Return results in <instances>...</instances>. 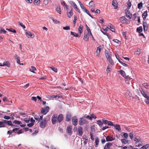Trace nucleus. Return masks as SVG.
<instances>
[{
    "instance_id": "obj_1",
    "label": "nucleus",
    "mask_w": 149,
    "mask_h": 149,
    "mask_svg": "<svg viewBox=\"0 0 149 149\" xmlns=\"http://www.w3.org/2000/svg\"><path fill=\"white\" fill-rule=\"evenodd\" d=\"M47 118H44L43 120L42 119L41 120L42 121H40L39 124V126L40 128H44L45 127L47 124Z\"/></svg>"
},
{
    "instance_id": "obj_2",
    "label": "nucleus",
    "mask_w": 149,
    "mask_h": 149,
    "mask_svg": "<svg viewBox=\"0 0 149 149\" xmlns=\"http://www.w3.org/2000/svg\"><path fill=\"white\" fill-rule=\"evenodd\" d=\"M123 76L125 79L128 80H130L132 78L129 75H126L124 71L122 70H120L118 71Z\"/></svg>"
},
{
    "instance_id": "obj_3",
    "label": "nucleus",
    "mask_w": 149,
    "mask_h": 149,
    "mask_svg": "<svg viewBox=\"0 0 149 149\" xmlns=\"http://www.w3.org/2000/svg\"><path fill=\"white\" fill-rule=\"evenodd\" d=\"M88 123L87 121L85 118H81L79 121V124L80 125H83Z\"/></svg>"
},
{
    "instance_id": "obj_4",
    "label": "nucleus",
    "mask_w": 149,
    "mask_h": 149,
    "mask_svg": "<svg viewBox=\"0 0 149 149\" xmlns=\"http://www.w3.org/2000/svg\"><path fill=\"white\" fill-rule=\"evenodd\" d=\"M49 108L48 106L42 108L41 110V113L43 115H45L49 111Z\"/></svg>"
},
{
    "instance_id": "obj_5",
    "label": "nucleus",
    "mask_w": 149,
    "mask_h": 149,
    "mask_svg": "<svg viewBox=\"0 0 149 149\" xmlns=\"http://www.w3.org/2000/svg\"><path fill=\"white\" fill-rule=\"evenodd\" d=\"M120 22L123 24H125L128 22V20L125 16L120 17L119 19Z\"/></svg>"
},
{
    "instance_id": "obj_6",
    "label": "nucleus",
    "mask_w": 149,
    "mask_h": 149,
    "mask_svg": "<svg viewBox=\"0 0 149 149\" xmlns=\"http://www.w3.org/2000/svg\"><path fill=\"white\" fill-rule=\"evenodd\" d=\"M52 124L54 125L56 123L57 121V115L54 114L52 117Z\"/></svg>"
},
{
    "instance_id": "obj_7",
    "label": "nucleus",
    "mask_w": 149,
    "mask_h": 149,
    "mask_svg": "<svg viewBox=\"0 0 149 149\" xmlns=\"http://www.w3.org/2000/svg\"><path fill=\"white\" fill-rule=\"evenodd\" d=\"M89 34L88 33V32H85L84 36L83 38L84 40L86 42H87L89 40Z\"/></svg>"
},
{
    "instance_id": "obj_8",
    "label": "nucleus",
    "mask_w": 149,
    "mask_h": 149,
    "mask_svg": "<svg viewBox=\"0 0 149 149\" xmlns=\"http://www.w3.org/2000/svg\"><path fill=\"white\" fill-rule=\"evenodd\" d=\"M72 124L74 126H76L77 124L78 119L76 116H73L72 118Z\"/></svg>"
},
{
    "instance_id": "obj_9",
    "label": "nucleus",
    "mask_w": 149,
    "mask_h": 149,
    "mask_svg": "<svg viewBox=\"0 0 149 149\" xmlns=\"http://www.w3.org/2000/svg\"><path fill=\"white\" fill-rule=\"evenodd\" d=\"M83 132V128L81 126L79 127L78 129V134L79 136H81Z\"/></svg>"
},
{
    "instance_id": "obj_10",
    "label": "nucleus",
    "mask_w": 149,
    "mask_h": 149,
    "mask_svg": "<svg viewBox=\"0 0 149 149\" xmlns=\"http://www.w3.org/2000/svg\"><path fill=\"white\" fill-rule=\"evenodd\" d=\"M57 121L59 123H60L63 120V117L62 114H60L58 116H57Z\"/></svg>"
},
{
    "instance_id": "obj_11",
    "label": "nucleus",
    "mask_w": 149,
    "mask_h": 149,
    "mask_svg": "<svg viewBox=\"0 0 149 149\" xmlns=\"http://www.w3.org/2000/svg\"><path fill=\"white\" fill-rule=\"evenodd\" d=\"M143 25L144 31H147L148 29V25L147 23L146 22L143 21Z\"/></svg>"
},
{
    "instance_id": "obj_12",
    "label": "nucleus",
    "mask_w": 149,
    "mask_h": 149,
    "mask_svg": "<svg viewBox=\"0 0 149 149\" xmlns=\"http://www.w3.org/2000/svg\"><path fill=\"white\" fill-rule=\"evenodd\" d=\"M105 54L107 59L111 57V52H109L107 50H106Z\"/></svg>"
},
{
    "instance_id": "obj_13",
    "label": "nucleus",
    "mask_w": 149,
    "mask_h": 149,
    "mask_svg": "<svg viewBox=\"0 0 149 149\" xmlns=\"http://www.w3.org/2000/svg\"><path fill=\"white\" fill-rule=\"evenodd\" d=\"M61 5L63 6L64 8H65L67 10L68 9V6L63 0H62L61 1Z\"/></svg>"
},
{
    "instance_id": "obj_14",
    "label": "nucleus",
    "mask_w": 149,
    "mask_h": 149,
    "mask_svg": "<svg viewBox=\"0 0 149 149\" xmlns=\"http://www.w3.org/2000/svg\"><path fill=\"white\" fill-rule=\"evenodd\" d=\"M140 92L143 96L146 98L149 99V97L147 95V92L143 90H140Z\"/></svg>"
},
{
    "instance_id": "obj_15",
    "label": "nucleus",
    "mask_w": 149,
    "mask_h": 149,
    "mask_svg": "<svg viewBox=\"0 0 149 149\" xmlns=\"http://www.w3.org/2000/svg\"><path fill=\"white\" fill-rule=\"evenodd\" d=\"M71 115L70 113H68L66 115V120L67 121L69 122L71 120Z\"/></svg>"
},
{
    "instance_id": "obj_16",
    "label": "nucleus",
    "mask_w": 149,
    "mask_h": 149,
    "mask_svg": "<svg viewBox=\"0 0 149 149\" xmlns=\"http://www.w3.org/2000/svg\"><path fill=\"white\" fill-rule=\"evenodd\" d=\"M26 35L28 38L30 37L31 38H33L34 37V35L31 33V32L29 31L26 32Z\"/></svg>"
},
{
    "instance_id": "obj_17",
    "label": "nucleus",
    "mask_w": 149,
    "mask_h": 149,
    "mask_svg": "<svg viewBox=\"0 0 149 149\" xmlns=\"http://www.w3.org/2000/svg\"><path fill=\"white\" fill-rule=\"evenodd\" d=\"M43 116V115L42 116L39 115V116H37V115H35L34 119L36 120L39 121L40 120H42V119Z\"/></svg>"
},
{
    "instance_id": "obj_18",
    "label": "nucleus",
    "mask_w": 149,
    "mask_h": 149,
    "mask_svg": "<svg viewBox=\"0 0 149 149\" xmlns=\"http://www.w3.org/2000/svg\"><path fill=\"white\" fill-rule=\"evenodd\" d=\"M73 10V8L72 7H70V11L68 12V10H67V15L68 17L69 18L71 17L73 15L72 11V10Z\"/></svg>"
},
{
    "instance_id": "obj_19",
    "label": "nucleus",
    "mask_w": 149,
    "mask_h": 149,
    "mask_svg": "<svg viewBox=\"0 0 149 149\" xmlns=\"http://www.w3.org/2000/svg\"><path fill=\"white\" fill-rule=\"evenodd\" d=\"M125 13L127 17L129 18L130 19H131L132 17V14L129 11H126V10H125Z\"/></svg>"
},
{
    "instance_id": "obj_20",
    "label": "nucleus",
    "mask_w": 149,
    "mask_h": 149,
    "mask_svg": "<svg viewBox=\"0 0 149 149\" xmlns=\"http://www.w3.org/2000/svg\"><path fill=\"white\" fill-rule=\"evenodd\" d=\"M72 126H69L67 127V131L69 134H71L72 133Z\"/></svg>"
},
{
    "instance_id": "obj_21",
    "label": "nucleus",
    "mask_w": 149,
    "mask_h": 149,
    "mask_svg": "<svg viewBox=\"0 0 149 149\" xmlns=\"http://www.w3.org/2000/svg\"><path fill=\"white\" fill-rule=\"evenodd\" d=\"M148 16V12L146 10L142 14V17L143 19L144 20H145L146 19V17Z\"/></svg>"
},
{
    "instance_id": "obj_22",
    "label": "nucleus",
    "mask_w": 149,
    "mask_h": 149,
    "mask_svg": "<svg viewBox=\"0 0 149 149\" xmlns=\"http://www.w3.org/2000/svg\"><path fill=\"white\" fill-rule=\"evenodd\" d=\"M112 143H108L105 144L104 149H109L110 148V146H112Z\"/></svg>"
},
{
    "instance_id": "obj_23",
    "label": "nucleus",
    "mask_w": 149,
    "mask_h": 149,
    "mask_svg": "<svg viewBox=\"0 0 149 149\" xmlns=\"http://www.w3.org/2000/svg\"><path fill=\"white\" fill-rule=\"evenodd\" d=\"M99 143V139L98 137L96 138L95 142V147H97Z\"/></svg>"
},
{
    "instance_id": "obj_24",
    "label": "nucleus",
    "mask_w": 149,
    "mask_h": 149,
    "mask_svg": "<svg viewBox=\"0 0 149 149\" xmlns=\"http://www.w3.org/2000/svg\"><path fill=\"white\" fill-rule=\"evenodd\" d=\"M15 58L17 60V63L19 64H20V58L17 55L15 54L14 56Z\"/></svg>"
},
{
    "instance_id": "obj_25",
    "label": "nucleus",
    "mask_w": 149,
    "mask_h": 149,
    "mask_svg": "<svg viewBox=\"0 0 149 149\" xmlns=\"http://www.w3.org/2000/svg\"><path fill=\"white\" fill-rule=\"evenodd\" d=\"M143 31L142 27V26H140L139 27H138L136 29V31L139 33H140Z\"/></svg>"
},
{
    "instance_id": "obj_26",
    "label": "nucleus",
    "mask_w": 149,
    "mask_h": 149,
    "mask_svg": "<svg viewBox=\"0 0 149 149\" xmlns=\"http://www.w3.org/2000/svg\"><path fill=\"white\" fill-rule=\"evenodd\" d=\"M113 126L115 128L118 130V131H120L121 130V128L119 125L117 124L114 125Z\"/></svg>"
},
{
    "instance_id": "obj_27",
    "label": "nucleus",
    "mask_w": 149,
    "mask_h": 149,
    "mask_svg": "<svg viewBox=\"0 0 149 149\" xmlns=\"http://www.w3.org/2000/svg\"><path fill=\"white\" fill-rule=\"evenodd\" d=\"M116 0H113L112 1V5L114 6L115 9H116L118 7V6L116 4Z\"/></svg>"
},
{
    "instance_id": "obj_28",
    "label": "nucleus",
    "mask_w": 149,
    "mask_h": 149,
    "mask_svg": "<svg viewBox=\"0 0 149 149\" xmlns=\"http://www.w3.org/2000/svg\"><path fill=\"white\" fill-rule=\"evenodd\" d=\"M106 140L107 141H111L113 140V139L112 137L110 136H108L106 138Z\"/></svg>"
},
{
    "instance_id": "obj_29",
    "label": "nucleus",
    "mask_w": 149,
    "mask_h": 149,
    "mask_svg": "<svg viewBox=\"0 0 149 149\" xmlns=\"http://www.w3.org/2000/svg\"><path fill=\"white\" fill-rule=\"evenodd\" d=\"M89 5L90 6V7H91L92 8H94L95 6L94 3L93 1H90L89 3Z\"/></svg>"
},
{
    "instance_id": "obj_30",
    "label": "nucleus",
    "mask_w": 149,
    "mask_h": 149,
    "mask_svg": "<svg viewBox=\"0 0 149 149\" xmlns=\"http://www.w3.org/2000/svg\"><path fill=\"white\" fill-rule=\"evenodd\" d=\"M3 65L9 67L10 66V64L9 61H7L3 62Z\"/></svg>"
},
{
    "instance_id": "obj_31",
    "label": "nucleus",
    "mask_w": 149,
    "mask_h": 149,
    "mask_svg": "<svg viewBox=\"0 0 149 149\" xmlns=\"http://www.w3.org/2000/svg\"><path fill=\"white\" fill-rule=\"evenodd\" d=\"M60 97V96L58 95H53L52 96H49L48 98H51L52 99L56 98L58 99Z\"/></svg>"
},
{
    "instance_id": "obj_32",
    "label": "nucleus",
    "mask_w": 149,
    "mask_h": 149,
    "mask_svg": "<svg viewBox=\"0 0 149 149\" xmlns=\"http://www.w3.org/2000/svg\"><path fill=\"white\" fill-rule=\"evenodd\" d=\"M111 65H113L114 64V62L112 59L111 57L107 59Z\"/></svg>"
},
{
    "instance_id": "obj_33",
    "label": "nucleus",
    "mask_w": 149,
    "mask_h": 149,
    "mask_svg": "<svg viewBox=\"0 0 149 149\" xmlns=\"http://www.w3.org/2000/svg\"><path fill=\"white\" fill-rule=\"evenodd\" d=\"M70 34L71 35H73L74 37H79L78 34L77 33H76L74 32H73L72 31L70 32Z\"/></svg>"
},
{
    "instance_id": "obj_34",
    "label": "nucleus",
    "mask_w": 149,
    "mask_h": 149,
    "mask_svg": "<svg viewBox=\"0 0 149 149\" xmlns=\"http://www.w3.org/2000/svg\"><path fill=\"white\" fill-rule=\"evenodd\" d=\"M31 68L32 69V70L31 68H30L29 71L33 73H35V72H34V70H36V68L34 66H32L31 67Z\"/></svg>"
},
{
    "instance_id": "obj_35",
    "label": "nucleus",
    "mask_w": 149,
    "mask_h": 149,
    "mask_svg": "<svg viewBox=\"0 0 149 149\" xmlns=\"http://www.w3.org/2000/svg\"><path fill=\"white\" fill-rule=\"evenodd\" d=\"M134 141L136 142H139L141 141V139L139 137L137 136L135 138Z\"/></svg>"
},
{
    "instance_id": "obj_36",
    "label": "nucleus",
    "mask_w": 149,
    "mask_h": 149,
    "mask_svg": "<svg viewBox=\"0 0 149 149\" xmlns=\"http://www.w3.org/2000/svg\"><path fill=\"white\" fill-rule=\"evenodd\" d=\"M121 141L123 143L125 144H127L128 143V141L125 139H123L121 140Z\"/></svg>"
},
{
    "instance_id": "obj_37",
    "label": "nucleus",
    "mask_w": 149,
    "mask_h": 149,
    "mask_svg": "<svg viewBox=\"0 0 149 149\" xmlns=\"http://www.w3.org/2000/svg\"><path fill=\"white\" fill-rule=\"evenodd\" d=\"M101 49L100 47H98L97 48V50L96 51L97 55L98 56L100 53Z\"/></svg>"
},
{
    "instance_id": "obj_38",
    "label": "nucleus",
    "mask_w": 149,
    "mask_h": 149,
    "mask_svg": "<svg viewBox=\"0 0 149 149\" xmlns=\"http://www.w3.org/2000/svg\"><path fill=\"white\" fill-rule=\"evenodd\" d=\"M49 68L51 69L52 70L54 71V72H57V69L56 68L53 67H48Z\"/></svg>"
},
{
    "instance_id": "obj_39",
    "label": "nucleus",
    "mask_w": 149,
    "mask_h": 149,
    "mask_svg": "<svg viewBox=\"0 0 149 149\" xmlns=\"http://www.w3.org/2000/svg\"><path fill=\"white\" fill-rule=\"evenodd\" d=\"M143 7V3L142 2H141L140 3H139L138 4V8L140 10Z\"/></svg>"
},
{
    "instance_id": "obj_40",
    "label": "nucleus",
    "mask_w": 149,
    "mask_h": 149,
    "mask_svg": "<svg viewBox=\"0 0 149 149\" xmlns=\"http://www.w3.org/2000/svg\"><path fill=\"white\" fill-rule=\"evenodd\" d=\"M13 123L15 124L20 125L22 123L21 121L17 120H15L13 121Z\"/></svg>"
},
{
    "instance_id": "obj_41",
    "label": "nucleus",
    "mask_w": 149,
    "mask_h": 149,
    "mask_svg": "<svg viewBox=\"0 0 149 149\" xmlns=\"http://www.w3.org/2000/svg\"><path fill=\"white\" fill-rule=\"evenodd\" d=\"M149 144H147L143 146L140 149H146L149 147Z\"/></svg>"
},
{
    "instance_id": "obj_42",
    "label": "nucleus",
    "mask_w": 149,
    "mask_h": 149,
    "mask_svg": "<svg viewBox=\"0 0 149 149\" xmlns=\"http://www.w3.org/2000/svg\"><path fill=\"white\" fill-rule=\"evenodd\" d=\"M97 124L100 127L102 126V125L103 124V123L101 120H97Z\"/></svg>"
},
{
    "instance_id": "obj_43",
    "label": "nucleus",
    "mask_w": 149,
    "mask_h": 149,
    "mask_svg": "<svg viewBox=\"0 0 149 149\" xmlns=\"http://www.w3.org/2000/svg\"><path fill=\"white\" fill-rule=\"evenodd\" d=\"M6 30L10 32H13L14 33H16V31L15 30L13 29L12 28H10V29H6Z\"/></svg>"
},
{
    "instance_id": "obj_44",
    "label": "nucleus",
    "mask_w": 149,
    "mask_h": 149,
    "mask_svg": "<svg viewBox=\"0 0 149 149\" xmlns=\"http://www.w3.org/2000/svg\"><path fill=\"white\" fill-rule=\"evenodd\" d=\"M40 0H34L33 3L35 5H37L38 4L40 3Z\"/></svg>"
},
{
    "instance_id": "obj_45",
    "label": "nucleus",
    "mask_w": 149,
    "mask_h": 149,
    "mask_svg": "<svg viewBox=\"0 0 149 149\" xmlns=\"http://www.w3.org/2000/svg\"><path fill=\"white\" fill-rule=\"evenodd\" d=\"M78 31L79 33H80V35L79 36V37H80L81 35V34L82 33V27H81L80 26H79V28H78Z\"/></svg>"
},
{
    "instance_id": "obj_46",
    "label": "nucleus",
    "mask_w": 149,
    "mask_h": 149,
    "mask_svg": "<svg viewBox=\"0 0 149 149\" xmlns=\"http://www.w3.org/2000/svg\"><path fill=\"white\" fill-rule=\"evenodd\" d=\"M128 8L129 9L131 6V2L130 0H129L128 1V3L127 4Z\"/></svg>"
},
{
    "instance_id": "obj_47",
    "label": "nucleus",
    "mask_w": 149,
    "mask_h": 149,
    "mask_svg": "<svg viewBox=\"0 0 149 149\" xmlns=\"http://www.w3.org/2000/svg\"><path fill=\"white\" fill-rule=\"evenodd\" d=\"M56 11L59 14H61V8L60 7H57L56 9Z\"/></svg>"
},
{
    "instance_id": "obj_48",
    "label": "nucleus",
    "mask_w": 149,
    "mask_h": 149,
    "mask_svg": "<svg viewBox=\"0 0 149 149\" xmlns=\"http://www.w3.org/2000/svg\"><path fill=\"white\" fill-rule=\"evenodd\" d=\"M143 86L146 88H148L149 85L147 83H144L143 84Z\"/></svg>"
},
{
    "instance_id": "obj_49",
    "label": "nucleus",
    "mask_w": 149,
    "mask_h": 149,
    "mask_svg": "<svg viewBox=\"0 0 149 149\" xmlns=\"http://www.w3.org/2000/svg\"><path fill=\"white\" fill-rule=\"evenodd\" d=\"M70 3L72 6H73L74 8V6H76V5L74 2L73 1H71L70 2Z\"/></svg>"
},
{
    "instance_id": "obj_50",
    "label": "nucleus",
    "mask_w": 149,
    "mask_h": 149,
    "mask_svg": "<svg viewBox=\"0 0 149 149\" xmlns=\"http://www.w3.org/2000/svg\"><path fill=\"white\" fill-rule=\"evenodd\" d=\"M6 124H7L9 126L13 125V124H12V122L11 120H8Z\"/></svg>"
},
{
    "instance_id": "obj_51",
    "label": "nucleus",
    "mask_w": 149,
    "mask_h": 149,
    "mask_svg": "<svg viewBox=\"0 0 149 149\" xmlns=\"http://www.w3.org/2000/svg\"><path fill=\"white\" fill-rule=\"evenodd\" d=\"M5 127V124H4L2 121H0V127Z\"/></svg>"
},
{
    "instance_id": "obj_52",
    "label": "nucleus",
    "mask_w": 149,
    "mask_h": 149,
    "mask_svg": "<svg viewBox=\"0 0 149 149\" xmlns=\"http://www.w3.org/2000/svg\"><path fill=\"white\" fill-rule=\"evenodd\" d=\"M139 142H136L135 143V145L137 147H139L142 145L141 144L139 143Z\"/></svg>"
},
{
    "instance_id": "obj_53",
    "label": "nucleus",
    "mask_w": 149,
    "mask_h": 149,
    "mask_svg": "<svg viewBox=\"0 0 149 149\" xmlns=\"http://www.w3.org/2000/svg\"><path fill=\"white\" fill-rule=\"evenodd\" d=\"M79 3L80 5V6L81 8L83 10L85 8L83 6V4L81 3L79 1Z\"/></svg>"
},
{
    "instance_id": "obj_54",
    "label": "nucleus",
    "mask_w": 149,
    "mask_h": 149,
    "mask_svg": "<svg viewBox=\"0 0 149 149\" xmlns=\"http://www.w3.org/2000/svg\"><path fill=\"white\" fill-rule=\"evenodd\" d=\"M109 28L110 30H111L113 32H114L115 31V29L113 27V26L112 25H111V26H110Z\"/></svg>"
},
{
    "instance_id": "obj_55",
    "label": "nucleus",
    "mask_w": 149,
    "mask_h": 149,
    "mask_svg": "<svg viewBox=\"0 0 149 149\" xmlns=\"http://www.w3.org/2000/svg\"><path fill=\"white\" fill-rule=\"evenodd\" d=\"M53 22L55 23H59V22L56 19H54L53 18H51Z\"/></svg>"
},
{
    "instance_id": "obj_56",
    "label": "nucleus",
    "mask_w": 149,
    "mask_h": 149,
    "mask_svg": "<svg viewBox=\"0 0 149 149\" xmlns=\"http://www.w3.org/2000/svg\"><path fill=\"white\" fill-rule=\"evenodd\" d=\"M119 62L125 66H127V65L126 63H123L120 60H119Z\"/></svg>"
},
{
    "instance_id": "obj_57",
    "label": "nucleus",
    "mask_w": 149,
    "mask_h": 149,
    "mask_svg": "<svg viewBox=\"0 0 149 149\" xmlns=\"http://www.w3.org/2000/svg\"><path fill=\"white\" fill-rule=\"evenodd\" d=\"M107 124L108 125L113 126H114V125L113 124L112 122L111 121H108Z\"/></svg>"
},
{
    "instance_id": "obj_58",
    "label": "nucleus",
    "mask_w": 149,
    "mask_h": 149,
    "mask_svg": "<svg viewBox=\"0 0 149 149\" xmlns=\"http://www.w3.org/2000/svg\"><path fill=\"white\" fill-rule=\"evenodd\" d=\"M63 29L65 30H68L70 29V27L69 26H67L65 27H63Z\"/></svg>"
},
{
    "instance_id": "obj_59",
    "label": "nucleus",
    "mask_w": 149,
    "mask_h": 149,
    "mask_svg": "<svg viewBox=\"0 0 149 149\" xmlns=\"http://www.w3.org/2000/svg\"><path fill=\"white\" fill-rule=\"evenodd\" d=\"M130 137L131 139H133V132H131L130 133Z\"/></svg>"
},
{
    "instance_id": "obj_60",
    "label": "nucleus",
    "mask_w": 149,
    "mask_h": 149,
    "mask_svg": "<svg viewBox=\"0 0 149 149\" xmlns=\"http://www.w3.org/2000/svg\"><path fill=\"white\" fill-rule=\"evenodd\" d=\"M123 136L125 139H127L128 137V135L126 133H124Z\"/></svg>"
},
{
    "instance_id": "obj_61",
    "label": "nucleus",
    "mask_w": 149,
    "mask_h": 149,
    "mask_svg": "<svg viewBox=\"0 0 149 149\" xmlns=\"http://www.w3.org/2000/svg\"><path fill=\"white\" fill-rule=\"evenodd\" d=\"M0 33H5L6 32V31L3 29H1L0 30Z\"/></svg>"
},
{
    "instance_id": "obj_62",
    "label": "nucleus",
    "mask_w": 149,
    "mask_h": 149,
    "mask_svg": "<svg viewBox=\"0 0 149 149\" xmlns=\"http://www.w3.org/2000/svg\"><path fill=\"white\" fill-rule=\"evenodd\" d=\"M34 123H31L28 124L27 126L29 127H31L33 126Z\"/></svg>"
},
{
    "instance_id": "obj_63",
    "label": "nucleus",
    "mask_w": 149,
    "mask_h": 149,
    "mask_svg": "<svg viewBox=\"0 0 149 149\" xmlns=\"http://www.w3.org/2000/svg\"><path fill=\"white\" fill-rule=\"evenodd\" d=\"M19 24L24 29L26 27L24 25H23L22 23L20 22H19Z\"/></svg>"
},
{
    "instance_id": "obj_64",
    "label": "nucleus",
    "mask_w": 149,
    "mask_h": 149,
    "mask_svg": "<svg viewBox=\"0 0 149 149\" xmlns=\"http://www.w3.org/2000/svg\"><path fill=\"white\" fill-rule=\"evenodd\" d=\"M102 121L103 122V123L104 124H106L108 123V120H104V119H103L102 120Z\"/></svg>"
}]
</instances>
